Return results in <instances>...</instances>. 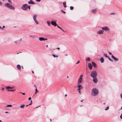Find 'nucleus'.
I'll return each mask as SVG.
<instances>
[{
    "label": "nucleus",
    "instance_id": "obj_9",
    "mask_svg": "<svg viewBox=\"0 0 122 122\" xmlns=\"http://www.w3.org/2000/svg\"><path fill=\"white\" fill-rule=\"evenodd\" d=\"M104 31L102 30H100L98 31L97 32V33L98 34H102L103 33Z\"/></svg>",
    "mask_w": 122,
    "mask_h": 122
},
{
    "label": "nucleus",
    "instance_id": "obj_4",
    "mask_svg": "<svg viewBox=\"0 0 122 122\" xmlns=\"http://www.w3.org/2000/svg\"><path fill=\"white\" fill-rule=\"evenodd\" d=\"M27 8V4H25L23 5L22 6V9L23 10H26Z\"/></svg>",
    "mask_w": 122,
    "mask_h": 122
},
{
    "label": "nucleus",
    "instance_id": "obj_58",
    "mask_svg": "<svg viewBox=\"0 0 122 122\" xmlns=\"http://www.w3.org/2000/svg\"><path fill=\"white\" fill-rule=\"evenodd\" d=\"M83 100H81V102H83Z\"/></svg>",
    "mask_w": 122,
    "mask_h": 122
},
{
    "label": "nucleus",
    "instance_id": "obj_37",
    "mask_svg": "<svg viewBox=\"0 0 122 122\" xmlns=\"http://www.w3.org/2000/svg\"><path fill=\"white\" fill-rule=\"evenodd\" d=\"M28 8L29 9H30V6H28L27 5V8Z\"/></svg>",
    "mask_w": 122,
    "mask_h": 122
},
{
    "label": "nucleus",
    "instance_id": "obj_15",
    "mask_svg": "<svg viewBox=\"0 0 122 122\" xmlns=\"http://www.w3.org/2000/svg\"><path fill=\"white\" fill-rule=\"evenodd\" d=\"M92 64L94 68H96L97 67L96 65L94 62H92Z\"/></svg>",
    "mask_w": 122,
    "mask_h": 122
},
{
    "label": "nucleus",
    "instance_id": "obj_7",
    "mask_svg": "<svg viewBox=\"0 0 122 122\" xmlns=\"http://www.w3.org/2000/svg\"><path fill=\"white\" fill-rule=\"evenodd\" d=\"M93 81L95 83H97L98 82V80L96 77L93 78Z\"/></svg>",
    "mask_w": 122,
    "mask_h": 122
},
{
    "label": "nucleus",
    "instance_id": "obj_6",
    "mask_svg": "<svg viewBox=\"0 0 122 122\" xmlns=\"http://www.w3.org/2000/svg\"><path fill=\"white\" fill-rule=\"evenodd\" d=\"M21 39L20 38V39L14 42L15 43L17 44H20L21 41Z\"/></svg>",
    "mask_w": 122,
    "mask_h": 122
},
{
    "label": "nucleus",
    "instance_id": "obj_54",
    "mask_svg": "<svg viewBox=\"0 0 122 122\" xmlns=\"http://www.w3.org/2000/svg\"><path fill=\"white\" fill-rule=\"evenodd\" d=\"M60 49V48L58 47V48H57L56 49Z\"/></svg>",
    "mask_w": 122,
    "mask_h": 122
},
{
    "label": "nucleus",
    "instance_id": "obj_53",
    "mask_svg": "<svg viewBox=\"0 0 122 122\" xmlns=\"http://www.w3.org/2000/svg\"><path fill=\"white\" fill-rule=\"evenodd\" d=\"M30 36L31 37H34V36H31V35H30Z\"/></svg>",
    "mask_w": 122,
    "mask_h": 122
},
{
    "label": "nucleus",
    "instance_id": "obj_60",
    "mask_svg": "<svg viewBox=\"0 0 122 122\" xmlns=\"http://www.w3.org/2000/svg\"><path fill=\"white\" fill-rule=\"evenodd\" d=\"M67 96V95L66 94V95H65V97H66V96Z\"/></svg>",
    "mask_w": 122,
    "mask_h": 122
},
{
    "label": "nucleus",
    "instance_id": "obj_62",
    "mask_svg": "<svg viewBox=\"0 0 122 122\" xmlns=\"http://www.w3.org/2000/svg\"><path fill=\"white\" fill-rule=\"evenodd\" d=\"M1 28H2L0 26V28L1 29Z\"/></svg>",
    "mask_w": 122,
    "mask_h": 122
},
{
    "label": "nucleus",
    "instance_id": "obj_10",
    "mask_svg": "<svg viewBox=\"0 0 122 122\" xmlns=\"http://www.w3.org/2000/svg\"><path fill=\"white\" fill-rule=\"evenodd\" d=\"M51 24L55 26H57L56 21H51Z\"/></svg>",
    "mask_w": 122,
    "mask_h": 122
},
{
    "label": "nucleus",
    "instance_id": "obj_24",
    "mask_svg": "<svg viewBox=\"0 0 122 122\" xmlns=\"http://www.w3.org/2000/svg\"><path fill=\"white\" fill-rule=\"evenodd\" d=\"M25 106V105L22 104V105H20V107L21 108H23Z\"/></svg>",
    "mask_w": 122,
    "mask_h": 122
},
{
    "label": "nucleus",
    "instance_id": "obj_19",
    "mask_svg": "<svg viewBox=\"0 0 122 122\" xmlns=\"http://www.w3.org/2000/svg\"><path fill=\"white\" fill-rule=\"evenodd\" d=\"M36 16H37L36 15H34L33 16V19L34 21L36 20Z\"/></svg>",
    "mask_w": 122,
    "mask_h": 122
},
{
    "label": "nucleus",
    "instance_id": "obj_3",
    "mask_svg": "<svg viewBox=\"0 0 122 122\" xmlns=\"http://www.w3.org/2000/svg\"><path fill=\"white\" fill-rule=\"evenodd\" d=\"M97 75V72L96 71H92L91 73L90 76L92 78L96 77Z\"/></svg>",
    "mask_w": 122,
    "mask_h": 122
},
{
    "label": "nucleus",
    "instance_id": "obj_17",
    "mask_svg": "<svg viewBox=\"0 0 122 122\" xmlns=\"http://www.w3.org/2000/svg\"><path fill=\"white\" fill-rule=\"evenodd\" d=\"M100 61L102 63L104 62V61L103 58L102 57L100 59Z\"/></svg>",
    "mask_w": 122,
    "mask_h": 122
},
{
    "label": "nucleus",
    "instance_id": "obj_56",
    "mask_svg": "<svg viewBox=\"0 0 122 122\" xmlns=\"http://www.w3.org/2000/svg\"><path fill=\"white\" fill-rule=\"evenodd\" d=\"M5 27V26H3L2 28L3 29Z\"/></svg>",
    "mask_w": 122,
    "mask_h": 122
},
{
    "label": "nucleus",
    "instance_id": "obj_2",
    "mask_svg": "<svg viewBox=\"0 0 122 122\" xmlns=\"http://www.w3.org/2000/svg\"><path fill=\"white\" fill-rule=\"evenodd\" d=\"M5 6L6 8L11 10H14L15 9L14 7L8 3H6L5 5Z\"/></svg>",
    "mask_w": 122,
    "mask_h": 122
},
{
    "label": "nucleus",
    "instance_id": "obj_36",
    "mask_svg": "<svg viewBox=\"0 0 122 122\" xmlns=\"http://www.w3.org/2000/svg\"><path fill=\"white\" fill-rule=\"evenodd\" d=\"M34 21L37 24H38V21H36V20Z\"/></svg>",
    "mask_w": 122,
    "mask_h": 122
},
{
    "label": "nucleus",
    "instance_id": "obj_28",
    "mask_svg": "<svg viewBox=\"0 0 122 122\" xmlns=\"http://www.w3.org/2000/svg\"><path fill=\"white\" fill-rule=\"evenodd\" d=\"M107 58L108 59L111 61V62L113 61V60L111 59L109 57H108Z\"/></svg>",
    "mask_w": 122,
    "mask_h": 122
},
{
    "label": "nucleus",
    "instance_id": "obj_46",
    "mask_svg": "<svg viewBox=\"0 0 122 122\" xmlns=\"http://www.w3.org/2000/svg\"><path fill=\"white\" fill-rule=\"evenodd\" d=\"M120 95L121 98H122V94H121Z\"/></svg>",
    "mask_w": 122,
    "mask_h": 122
},
{
    "label": "nucleus",
    "instance_id": "obj_14",
    "mask_svg": "<svg viewBox=\"0 0 122 122\" xmlns=\"http://www.w3.org/2000/svg\"><path fill=\"white\" fill-rule=\"evenodd\" d=\"M112 58L114 59L115 61H118V59L116 58L115 56H114L113 55H112Z\"/></svg>",
    "mask_w": 122,
    "mask_h": 122
},
{
    "label": "nucleus",
    "instance_id": "obj_30",
    "mask_svg": "<svg viewBox=\"0 0 122 122\" xmlns=\"http://www.w3.org/2000/svg\"><path fill=\"white\" fill-rule=\"evenodd\" d=\"M74 7L72 6H71L70 7V9L71 10H72L73 9Z\"/></svg>",
    "mask_w": 122,
    "mask_h": 122
},
{
    "label": "nucleus",
    "instance_id": "obj_61",
    "mask_svg": "<svg viewBox=\"0 0 122 122\" xmlns=\"http://www.w3.org/2000/svg\"><path fill=\"white\" fill-rule=\"evenodd\" d=\"M67 78H68V76H67Z\"/></svg>",
    "mask_w": 122,
    "mask_h": 122
},
{
    "label": "nucleus",
    "instance_id": "obj_26",
    "mask_svg": "<svg viewBox=\"0 0 122 122\" xmlns=\"http://www.w3.org/2000/svg\"><path fill=\"white\" fill-rule=\"evenodd\" d=\"M47 23L48 25L49 26H50L51 24L50 23L49 21H47Z\"/></svg>",
    "mask_w": 122,
    "mask_h": 122
},
{
    "label": "nucleus",
    "instance_id": "obj_29",
    "mask_svg": "<svg viewBox=\"0 0 122 122\" xmlns=\"http://www.w3.org/2000/svg\"><path fill=\"white\" fill-rule=\"evenodd\" d=\"M109 108V107L108 106H107L106 108L105 109V110H107Z\"/></svg>",
    "mask_w": 122,
    "mask_h": 122
},
{
    "label": "nucleus",
    "instance_id": "obj_41",
    "mask_svg": "<svg viewBox=\"0 0 122 122\" xmlns=\"http://www.w3.org/2000/svg\"><path fill=\"white\" fill-rule=\"evenodd\" d=\"M36 1L37 2H39L41 0H36Z\"/></svg>",
    "mask_w": 122,
    "mask_h": 122
},
{
    "label": "nucleus",
    "instance_id": "obj_63",
    "mask_svg": "<svg viewBox=\"0 0 122 122\" xmlns=\"http://www.w3.org/2000/svg\"><path fill=\"white\" fill-rule=\"evenodd\" d=\"M32 72L33 73H34V71H32Z\"/></svg>",
    "mask_w": 122,
    "mask_h": 122
},
{
    "label": "nucleus",
    "instance_id": "obj_11",
    "mask_svg": "<svg viewBox=\"0 0 122 122\" xmlns=\"http://www.w3.org/2000/svg\"><path fill=\"white\" fill-rule=\"evenodd\" d=\"M82 79L79 78L78 80V85H80L81 83L82 82Z\"/></svg>",
    "mask_w": 122,
    "mask_h": 122
},
{
    "label": "nucleus",
    "instance_id": "obj_1",
    "mask_svg": "<svg viewBox=\"0 0 122 122\" xmlns=\"http://www.w3.org/2000/svg\"><path fill=\"white\" fill-rule=\"evenodd\" d=\"M92 95L93 96H96L98 93V90L96 88H93L91 91Z\"/></svg>",
    "mask_w": 122,
    "mask_h": 122
},
{
    "label": "nucleus",
    "instance_id": "obj_55",
    "mask_svg": "<svg viewBox=\"0 0 122 122\" xmlns=\"http://www.w3.org/2000/svg\"><path fill=\"white\" fill-rule=\"evenodd\" d=\"M13 88V87H11L10 86V88L12 89Z\"/></svg>",
    "mask_w": 122,
    "mask_h": 122
},
{
    "label": "nucleus",
    "instance_id": "obj_13",
    "mask_svg": "<svg viewBox=\"0 0 122 122\" xmlns=\"http://www.w3.org/2000/svg\"><path fill=\"white\" fill-rule=\"evenodd\" d=\"M28 3L29 4H35L32 0H30L28 2Z\"/></svg>",
    "mask_w": 122,
    "mask_h": 122
},
{
    "label": "nucleus",
    "instance_id": "obj_22",
    "mask_svg": "<svg viewBox=\"0 0 122 122\" xmlns=\"http://www.w3.org/2000/svg\"><path fill=\"white\" fill-rule=\"evenodd\" d=\"M63 4L64 5V7H66V2H64L63 3Z\"/></svg>",
    "mask_w": 122,
    "mask_h": 122
},
{
    "label": "nucleus",
    "instance_id": "obj_44",
    "mask_svg": "<svg viewBox=\"0 0 122 122\" xmlns=\"http://www.w3.org/2000/svg\"><path fill=\"white\" fill-rule=\"evenodd\" d=\"M47 40V39L44 38V41H45L46 40Z\"/></svg>",
    "mask_w": 122,
    "mask_h": 122
},
{
    "label": "nucleus",
    "instance_id": "obj_20",
    "mask_svg": "<svg viewBox=\"0 0 122 122\" xmlns=\"http://www.w3.org/2000/svg\"><path fill=\"white\" fill-rule=\"evenodd\" d=\"M39 40L40 41H44V38L42 37H40Z\"/></svg>",
    "mask_w": 122,
    "mask_h": 122
},
{
    "label": "nucleus",
    "instance_id": "obj_42",
    "mask_svg": "<svg viewBox=\"0 0 122 122\" xmlns=\"http://www.w3.org/2000/svg\"><path fill=\"white\" fill-rule=\"evenodd\" d=\"M80 62L79 61H78L76 63V64H77L80 63Z\"/></svg>",
    "mask_w": 122,
    "mask_h": 122
},
{
    "label": "nucleus",
    "instance_id": "obj_47",
    "mask_svg": "<svg viewBox=\"0 0 122 122\" xmlns=\"http://www.w3.org/2000/svg\"><path fill=\"white\" fill-rule=\"evenodd\" d=\"M78 92L80 94H81V92L80 91H79Z\"/></svg>",
    "mask_w": 122,
    "mask_h": 122
},
{
    "label": "nucleus",
    "instance_id": "obj_51",
    "mask_svg": "<svg viewBox=\"0 0 122 122\" xmlns=\"http://www.w3.org/2000/svg\"><path fill=\"white\" fill-rule=\"evenodd\" d=\"M22 94L23 95H25V93H22Z\"/></svg>",
    "mask_w": 122,
    "mask_h": 122
},
{
    "label": "nucleus",
    "instance_id": "obj_64",
    "mask_svg": "<svg viewBox=\"0 0 122 122\" xmlns=\"http://www.w3.org/2000/svg\"><path fill=\"white\" fill-rule=\"evenodd\" d=\"M121 109H122V106L121 107Z\"/></svg>",
    "mask_w": 122,
    "mask_h": 122
},
{
    "label": "nucleus",
    "instance_id": "obj_21",
    "mask_svg": "<svg viewBox=\"0 0 122 122\" xmlns=\"http://www.w3.org/2000/svg\"><path fill=\"white\" fill-rule=\"evenodd\" d=\"M57 27L60 28V29H61L63 31H64V30H63V29L61 27H60L58 25H57Z\"/></svg>",
    "mask_w": 122,
    "mask_h": 122
},
{
    "label": "nucleus",
    "instance_id": "obj_31",
    "mask_svg": "<svg viewBox=\"0 0 122 122\" xmlns=\"http://www.w3.org/2000/svg\"><path fill=\"white\" fill-rule=\"evenodd\" d=\"M86 61H89L90 60V59L88 57L86 59Z\"/></svg>",
    "mask_w": 122,
    "mask_h": 122
},
{
    "label": "nucleus",
    "instance_id": "obj_59",
    "mask_svg": "<svg viewBox=\"0 0 122 122\" xmlns=\"http://www.w3.org/2000/svg\"><path fill=\"white\" fill-rule=\"evenodd\" d=\"M0 122H2L1 120H0Z\"/></svg>",
    "mask_w": 122,
    "mask_h": 122
},
{
    "label": "nucleus",
    "instance_id": "obj_32",
    "mask_svg": "<svg viewBox=\"0 0 122 122\" xmlns=\"http://www.w3.org/2000/svg\"><path fill=\"white\" fill-rule=\"evenodd\" d=\"M12 106V105H7L6 107H10Z\"/></svg>",
    "mask_w": 122,
    "mask_h": 122
},
{
    "label": "nucleus",
    "instance_id": "obj_5",
    "mask_svg": "<svg viewBox=\"0 0 122 122\" xmlns=\"http://www.w3.org/2000/svg\"><path fill=\"white\" fill-rule=\"evenodd\" d=\"M102 29L103 30L107 31L109 30V28L107 26L102 27Z\"/></svg>",
    "mask_w": 122,
    "mask_h": 122
},
{
    "label": "nucleus",
    "instance_id": "obj_50",
    "mask_svg": "<svg viewBox=\"0 0 122 122\" xmlns=\"http://www.w3.org/2000/svg\"><path fill=\"white\" fill-rule=\"evenodd\" d=\"M111 14L114 15L115 14L113 13H111Z\"/></svg>",
    "mask_w": 122,
    "mask_h": 122
},
{
    "label": "nucleus",
    "instance_id": "obj_27",
    "mask_svg": "<svg viewBox=\"0 0 122 122\" xmlns=\"http://www.w3.org/2000/svg\"><path fill=\"white\" fill-rule=\"evenodd\" d=\"M15 90V89H13V90L9 89L8 90V91H14Z\"/></svg>",
    "mask_w": 122,
    "mask_h": 122
},
{
    "label": "nucleus",
    "instance_id": "obj_35",
    "mask_svg": "<svg viewBox=\"0 0 122 122\" xmlns=\"http://www.w3.org/2000/svg\"><path fill=\"white\" fill-rule=\"evenodd\" d=\"M32 100H31L30 101V103L29 104V105H32Z\"/></svg>",
    "mask_w": 122,
    "mask_h": 122
},
{
    "label": "nucleus",
    "instance_id": "obj_48",
    "mask_svg": "<svg viewBox=\"0 0 122 122\" xmlns=\"http://www.w3.org/2000/svg\"><path fill=\"white\" fill-rule=\"evenodd\" d=\"M1 89L2 90H3L4 89V88H2Z\"/></svg>",
    "mask_w": 122,
    "mask_h": 122
},
{
    "label": "nucleus",
    "instance_id": "obj_8",
    "mask_svg": "<svg viewBox=\"0 0 122 122\" xmlns=\"http://www.w3.org/2000/svg\"><path fill=\"white\" fill-rule=\"evenodd\" d=\"M78 85L77 86V87L78 88L77 89V90L78 91H80L81 89H82L83 88V87L81 85Z\"/></svg>",
    "mask_w": 122,
    "mask_h": 122
},
{
    "label": "nucleus",
    "instance_id": "obj_45",
    "mask_svg": "<svg viewBox=\"0 0 122 122\" xmlns=\"http://www.w3.org/2000/svg\"><path fill=\"white\" fill-rule=\"evenodd\" d=\"M120 118L121 119H122V115H121L120 116Z\"/></svg>",
    "mask_w": 122,
    "mask_h": 122
},
{
    "label": "nucleus",
    "instance_id": "obj_43",
    "mask_svg": "<svg viewBox=\"0 0 122 122\" xmlns=\"http://www.w3.org/2000/svg\"><path fill=\"white\" fill-rule=\"evenodd\" d=\"M31 98L30 97H29V98H28V100H31Z\"/></svg>",
    "mask_w": 122,
    "mask_h": 122
},
{
    "label": "nucleus",
    "instance_id": "obj_25",
    "mask_svg": "<svg viewBox=\"0 0 122 122\" xmlns=\"http://www.w3.org/2000/svg\"><path fill=\"white\" fill-rule=\"evenodd\" d=\"M104 56L107 58L108 57V56H107V55L106 53H104Z\"/></svg>",
    "mask_w": 122,
    "mask_h": 122
},
{
    "label": "nucleus",
    "instance_id": "obj_34",
    "mask_svg": "<svg viewBox=\"0 0 122 122\" xmlns=\"http://www.w3.org/2000/svg\"><path fill=\"white\" fill-rule=\"evenodd\" d=\"M8 2H9V3H10V4H12V3L10 1V0H7Z\"/></svg>",
    "mask_w": 122,
    "mask_h": 122
},
{
    "label": "nucleus",
    "instance_id": "obj_52",
    "mask_svg": "<svg viewBox=\"0 0 122 122\" xmlns=\"http://www.w3.org/2000/svg\"><path fill=\"white\" fill-rule=\"evenodd\" d=\"M34 86H35V87H36V85H34Z\"/></svg>",
    "mask_w": 122,
    "mask_h": 122
},
{
    "label": "nucleus",
    "instance_id": "obj_57",
    "mask_svg": "<svg viewBox=\"0 0 122 122\" xmlns=\"http://www.w3.org/2000/svg\"><path fill=\"white\" fill-rule=\"evenodd\" d=\"M29 105H29V104H28V105H26V107H27V106H29Z\"/></svg>",
    "mask_w": 122,
    "mask_h": 122
},
{
    "label": "nucleus",
    "instance_id": "obj_39",
    "mask_svg": "<svg viewBox=\"0 0 122 122\" xmlns=\"http://www.w3.org/2000/svg\"><path fill=\"white\" fill-rule=\"evenodd\" d=\"M10 86H6V88H10Z\"/></svg>",
    "mask_w": 122,
    "mask_h": 122
},
{
    "label": "nucleus",
    "instance_id": "obj_40",
    "mask_svg": "<svg viewBox=\"0 0 122 122\" xmlns=\"http://www.w3.org/2000/svg\"><path fill=\"white\" fill-rule=\"evenodd\" d=\"M61 10L62 12H63L64 13H66V12L65 11H63V10Z\"/></svg>",
    "mask_w": 122,
    "mask_h": 122
},
{
    "label": "nucleus",
    "instance_id": "obj_16",
    "mask_svg": "<svg viewBox=\"0 0 122 122\" xmlns=\"http://www.w3.org/2000/svg\"><path fill=\"white\" fill-rule=\"evenodd\" d=\"M17 68L19 70H20L21 67L20 65H18L16 66Z\"/></svg>",
    "mask_w": 122,
    "mask_h": 122
},
{
    "label": "nucleus",
    "instance_id": "obj_12",
    "mask_svg": "<svg viewBox=\"0 0 122 122\" xmlns=\"http://www.w3.org/2000/svg\"><path fill=\"white\" fill-rule=\"evenodd\" d=\"M88 66L89 69L91 70L92 69V66L91 63H89L88 64Z\"/></svg>",
    "mask_w": 122,
    "mask_h": 122
},
{
    "label": "nucleus",
    "instance_id": "obj_33",
    "mask_svg": "<svg viewBox=\"0 0 122 122\" xmlns=\"http://www.w3.org/2000/svg\"><path fill=\"white\" fill-rule=\"evenodd\" d=\"M83 77V75H82L81 74V75L80 76L79 78H81V79H82V77Z\"/></svg>",
    "mask_w": 122,
    "mask_h": 122
},
{
    "label": "nucleus",
    "instance_id": "obj_23",
    "mask_svg": "<svg viewBox=\"0 0 122 122\" xmlns=\"http://www.w3.org/2000/svg\"><path fill=\"white\" fill-rule=\"evenodd\" d=\"M52 56L54 58L56 57H58V56H57V55H54V54H53L52 55Z\"/></svg>",
    "mask_w": 122,
    "mask_h": 122
},
{
    "label": "nucleus",
    "instance_id": "obj_49",
    "mask_svg": "<svg viewBox=\"0 0 122 122\" xmlns=\"http://www.w3.org/2000/svg\"><path fill=\"white\" fill-rule=\"evenodd\" d=\"M108 53H109V54L110 55H112V53H111V52H108Z\"/></svg>",
    "mask_w": 122,
    "mask_h": 122
},
{
    "label": "nucleus",
    "instance_id": "obj_38",
    "mask_svg": "<svg viewBox=\"0 0 122 122\" xmlns=\"http://www.w3.org/2000/svg\"><path fill=\"white\" fill-rule=\"evenodd\" d=\"M37 88H36V92L35 93V94H36L37 92Z\"/></svg>",
    "mask_w": 122,
    "mask_h": 122
},
{
    "label": "nucleus",
    "instance_id": "obj_18",
    "mask_svg": "<svg viewBox=\"0 0 122 122\" xmlns=\"http://www.w3.org/2000/svg\"><path fill=\"white\" fill-rule=\"evenodd\" d=\"M97 10L96 9H94L92 10V12L93 13H95Z\"/></svg>",
    "mask_w": 122,
    "mask_h": 122
}]
</instances>
